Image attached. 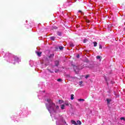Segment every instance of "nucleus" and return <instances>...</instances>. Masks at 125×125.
Listing matches in <instances>:
<instances>
[{"label": "nucleus", "mask_w": 125, "mask_h": 125, "mask_svg": "<svg viewBox=\"0 0 125 125\" xmlns=\"http://www.w3.org/2000/svg\"><path fill=\"white\" fill-rule=\"evenodd\" d=\"M47 102H48V104H46L45 105L49 113H50V114H51V112L56 113V110L59 109V106L56 105L55 104L52 102V100L49 98L47 99ZM55 107L56 110L54 108Z\"/></svg>", "instance_id": "f257e3e1"}, {"label": "nucleus", "mask_w": 125, "mask_h": 125, "mask_svg": "<svg viewBox=\"0 0 125 125\" xmlns=\"http://www.w3.org/2000/svg\"><path fill=\"white\" fill-rule=\"evenodd\" d=\"M19 61H20V60L16 56H14L12 57V60H10V63H13V64H15L16 62H19Z\"/></svg>", "instance_id": "f03ea898"}, {"label": "nucleus", "mask_w": 125, "mask_h": 125, "mask_svg": "<svg viewBox=\"0 0 125 125\" xmlns=\"http://www.w3.org/2000/svg\"><path fill=\"white\" fill-rule=\"evenodd\" d=\"M69 45L71 47H74L75 46V44H74V43H73L72 42H69Z\"/></svg>", "instance_id": "7ed1b4c3"}, {"label": "nucleus", "mask_w": 125, "mask_h": 125, "mask_svg": "<svg viewBox=\"0 0 125 125\" xmlns=\"http://www.w3.org/2000/svg\"><path fill=\"white\" fill-rule=\"evenodd\" d=\"M36 53L37 54L38 56H40L42 55V52H36Z\"/></svg>", "instance_id": "20e7f679"}, {"label": "nucleus", "mask_w": 125, "mask_h": 125, "mask_svg": "<svg viewBox=\"0 0 125 125\" xmlns=\"http://www.w3.org/2000/svg\"><path fill=\"white\" fill-rule=\"evenodd\" d=\"M61 109L62 110H64V109H65V104H62L61 105Z\"/></svg>", "instance_id": "39448f33"}, {"label": "nucleus", "mask_w": 125, "mask_h": 125, "mask_svg": "<svg viewBox=\"0 0 125 125\" xmlns=\"http://www.w3.org/2000/svg\"><path fill=\"white\" fill-rule=\"evenodd\" d=\"M71 124H72V125H77V122H76V121H75L74 120H71Z\"/></svg>", "instance_id": "423d86ee"}, {"label": "nucleus", "mask_w": 125, "mask_h": 125, "mask_svg": "<svg viewBox=\"0 0 125 125\" xmlns=\"http://www.w3.org/2000/svg\"><path fill=\"white\" fill-rule=\"evenodd\" d=\"M55 66H58V65H59V62L58 61H56L55 62Z\"/></svg>", "instance_id": "0eeeda50"}, {"label": "nucleus", "mask_w": 125, "mask_h": 125, "mask_svg": "<svg viewBox=\"0 0 125 125\" xmlns=\"http://www.w3.org/2000/svg\"><path fill=\"white\" fill-rule=\"evenodd\" d=\"M76 125H82V122H81V121L80 120H78L77 121V123H76Z\"/></svg>", "instance_id": "6e6552de"}, {"label": "nucleus", "mask_w": 125, "mask_h": 125, "mask_svg": "<svg viewBox=\"0 0 125 125\" xmlns=\"http://www.w3.org/2000/svg\"><path fill=\"white\" fill-rule=\"evenodd\" d=\"M106 101H107V104H110V102H111V101H112V100L109 99H107Z\"/></svg>", "instance_id": "1a4fd4ad"}, {"label": "nucleus", "mask_w": 125, "mask_h": 125, "mask_svg": "<svg viewBox=\"0 0 125 125\" xmlns=\"http://www.w3.org/2000/svg\"><path fill=\"white\" fill-rule=\"evenodd\" d=\"M54 57V54H51L49 56V58H53Z\"/></svg>", "instance_id": "9d476101"}, {"label": "nucleus", "mask_w": 125, "mask_h": 125, "mask_svg": "<svg viewBox=\"0 0 125 125\" xmlns=\"http://www.w3.org/2000/svg\"><path fill=\"white\" fill-rule=\"evenodd\" d=\"M57 34L58 36H61V35H62V33H61V32L60 31H58Z\"/></svg>", "instance_id": "9b49d317"}, {"label": "nucleus", "mask_w": 125, "mask_h": 125, "mask_svg": "<svg viewBox=\"0 0 125 125\" xmlns=\"http://www.w3.org/2000/svg\"><path fill=\"white\" fill-rule=\"evenodd\" d=\"M93 43L94 44V46H97V42H94Z\"/></svg>", "instance_id": "f8f14e48"}, {"label": "nucleus", "mask_w": 125, "mask_h": 125, "mask_svg": "<svg viewBox=\"0 0 125 125\" xmlns=\"http://www.w3.org/2000/svg\"><path fill=\"white\" fill-rule=\"evenodd\" d=\"M50 40H51V41H55V37H50Z\"/></svg>", "instance_id": "ddd939ff"}, {"label": "nucleus", "mask_w": 125, "mask_h": 125, "mask_svg": "<svg viewBox=\"0 0 125 125\" xmlns=\"http://www.w3.org/2000/svg\"><path fill=\"white\" fill-rule=\"evenodd\" d=\"M71 100H73L74 99V95L73 94L71 95Z\"/></svg>", "instance_id": "4468645a"}, {"label": "nucleus", "mask_w": 125, "mask_h": 125, "mask_svg": "<svg viewBox=\"0 0 125 125\" xmlns=\"http://www.w3.org/2000/svg\"><path fill=\"white\" fill-rule=\"evenodd\" d=\"M99 46L100 49H102V45H101V44H99Z\"/></svg>", "instance_id": "2eb2a0df"}, {"label": "nucleus", "mask_w": 125, "mask_h": 125, "mask_svg": "<svg viewBox=\"0 0 125 125\" xmlns=\"http://www.w3.org/2000/svg\"><path fill=\"white\" fill-rule=\"evenodd\" d=\"M59 48H60V49L61 50H62V49H63V48H64V47H63V46H60L59 47Z\"/></svg>", "instance_id": "dca6fc26"}, {"label": "nucleus", "mask_w": 125, "mask_h": 125, "mask_svg": "<svg viewBox=\"0 0 125 125\" xmlns=\"http://www.w3.org/2000/svg\"><path fill=\"white\" fill-rule=\"evenodd\" d=\"M83 81H80V82H79V85H82V84H83Z\"/></svg>", "instance_id": "f3484780"}, {"label": "nucleus", "mask_w": 125, "mask_h": 125, "mask_svg": "<svg viewBox=\"0 0 125 125\" xmlns=\"http://www.w3.org/2000/svg\"><path fill=\"white\" fill-rule=\"evenodd\" d=\"M97 59H100V58H101V57H100V56H97L96 57Z\"/></svg>", "instance_id": "a211bd4d"}, {"label": "nucleus", "mask_w": 125, "mask_h": 125, "mask_svg": "<svg viewBox=\"0 0 125 125\" xmlns=\"http://www.w3.org/2000/svg\"><path fill=\"white\" fill-rule=\"evenodd\" d=\"M79 101H84V99H80L78 100Z\"/></svg>", "instance_id": "6ab92c4d"}, {"label": "nucleus", "mask_w": 125, "mask_h": 125, "mask_svg": "<svg viewBox=\"0 0 125 125\" xmlns=\"http://www.w3.org/2000/svg\"><path fill=\"white\" fill-rule=\"evenodd\" d=\"M63 102H64V101H61V100H59V103H60V104L63 103Z\"/></svg>", "instance_id": "aec40b11"}, {"label": "nucleus", "mask_w": 125, "mask_h": 125, "mask_svg": "<svg viewBox=\"0 0 125 125\" xmlns=\"http://www.w3.org/2000/svg\"><path fill=\"white\" fill-rule=\"evenodd\" d=\"M65 104L66 105V106H69V103L66 102V103H65Z\"/></svg>", "instance_id": "412c9836"}, {"label": "nucleus", "mask_w": 125, "mask_h": 125, "mask_svg": "<svg viewBox=\"0 0 125 125\" xmlns=\"http://www.w3.org/2000/svg\"><path fill=\"white\" fill-rule=\"evenodd\" d=\"M62 81V80H61V79H59L57 80L58 82H61Z\"/></svg>", "instance_id": "4be33fe9"}, {"label": "nucleus", "mask_w": 125, "mask_h": 125, "mask_svg": "<svg viewBox=\"0 0 125 125\" xmlns=\"http://www.w3.org/2000/svg\"><path fill=\"white\" fill-rule=\"evenodd\" d=\"M53 29H57V27H56V26H53Z\"/></svg>", "instance_id": "5701e85b"}, {"label": "nucleus", "mask_w": 125, "mask_h": 125, "mask_svg": "<svg viewBox=\"0 0 125 125\" xmlns=\"http://www.w3.org/2000/svg\"><path fill=\"white\" fill-rule=\"evenodd\" d=\"M120 119H121V120H124L125 121V118H124V117H121V118H120Z\"/></svg>", "instance_id": "b1692460"}, {"label": "nucleus", "mask_w": 125, "mask_h": 125, "mask_svg": "<svg viewBox=\"0 0 125 125\" xmlns=\"http://www.w3.org/2000/svg\"><path fill=\"white\" fill-rule=\"evenodd\" d=\"M88 77H89V76L86 75V76L85 77V78L86 79H87V78H88Z\"/></svg>", "instance_id": "393cba45"}, {"label": "nucleus", "mask_w": 125, "mask_h": 125, "mask_svg": "<svg viewBox=\"0 0 125 125\" xmlns=\"http://www.w3.org/2000/svg\"><path fill=\"white\" fill-rule=\"evenodd\" d=\"M77 58H80V55H78L77 56Z\"/></svg>", "instance_id": "a878e982"}, {"label": "nucleus", "mask_w": 125, "mask_h": 125, "mask_svg": "<svg viewBox=\"0 0 125 125\" xmlns=\"http://www.w3.org/2000/svg\"><path fill=\"white\" fill-rule=\"evenodd\" d=\"M59 70H56L55 71V72L56 73H57V72H59Z\"/></svg>", "instance_id": "bb28decb"}, {"label": "nucleus", "mask_w": 125, "mask_h": 125, "mask_svg": "<svg viewBox=\"0 0 125 125\" xmlns=\"http://www.w3.org/2000/svg\"><path fill=\"white\" fill-rule=\"evenodd\" d=\"M79 12H82V11H79Z\"/></svg>", "instance_id": "cd10ccee"}, {"label": "nucleus", "mask_w": 125, "mask_h": 125, "mask_svg": "<svg viewBox=\"0 0 125 125\" xmlns=\"http://www.w3.org/2000/svg\"><path fill=\"white\" fill-rule=\"evenodd\" d=\"M124 30H125V27L124 28Z\"/></svg>", "instance_id": "c85d7f7f"}, {"label": "nucleus", "mask_w": 125, "mask_h": 125, "mask_svg": "<svg viewBox=\"0 0 125 125\" xmlns=\"http://www.w3.org/2000/svg\"><path fill=\"white\" fill-rule=\"evenodd\" d=\"M51 72V73H53V72L52 71H50Z\"/></svg>", "instance_id": "c756f323"}, {"label": "nucleus", "mask_w": 125, "mask_h": 125, "mask_svg": "<svg viewBox=\"0 0 125 125\" xmlns=\"http://www.w3.org/2000/svg\"><path fill=\"white\" fill-rule=\"evenodd\" d=\"M64 124H66V122H64Z\"/></svg>", "instance_id": "7c9ffc66"}, {"label": "nucleus", "mask_w": 125, "mask_h": 125, "mask_svg": "<svg viewBox=\"0 0 125 125\" xmlns=\"http://www.w3.org/2000/svg\"><path fill=\"white\" fill-rule=\"evenodd\" d=\"M83 67L81 68V69H83Z\"/></svg>", "instance_id": "2f4dec72"}, {"label": "nucleus", "mask_w": 125, "mask_h": 125, "mask_svg": "<svg viewBox=\"0 0 125 125\" xmlns=\"http://www.w3.org/2000/svg\"><path fill=\"white\" fill-rule=\"evenodd\" d=\"M66 125H68V124H66Z\"/></svg>", "instance_id": "473e14b6"}]
</instances>
